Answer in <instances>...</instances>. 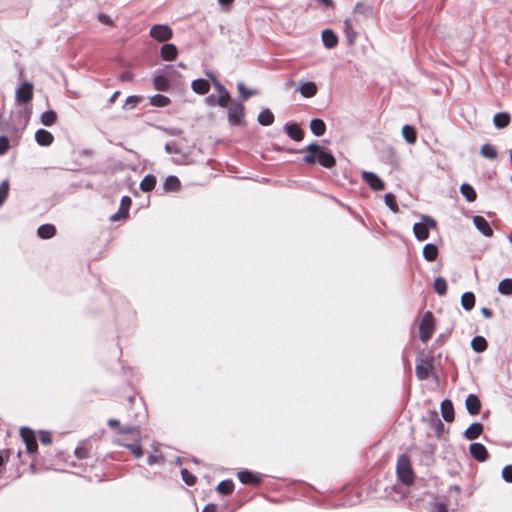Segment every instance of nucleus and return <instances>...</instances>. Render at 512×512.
<instances>
[{"mask_svg":"<svg viewBox=\"0 0 512 512\" xmlns=\"http://www.w3.org/2000/svg\"><path fill=\"white\" fill-rule=\"evenodd\" d=\"M402 136L408 144H414L417 140V132L413 126L404 125L402 127Z\"/></svg>","mask_w":512,"mask_h":512,"instance_id":"obj_25","label":"nucleus"},{"mask_svg":"<svg viewBox=\"0 0 512 512\" xmlns=\"http://www.w3.org/2000/svg\"><path fill=\"white\" fill-rule=\"evenodd\" d=\"M434 289L438 295H440V296L445 295L447 292L446 280L442 277H437L434 280Z\"/></svg>","mask_w":512,"mask_h":512,"instance_id":"obj_42","label":"nucleus"},{"mask_svg":"<svg viewBox=\"0 0 512 512\" xmlns=\"http://www.w3.org/2000/svg\"><path fill=\"white\" fill-rule=\"evenodd\" d=\"M362 179L374 191H381L385 187L384 182L373 172L364 171L362 173Z\"/></svg>","mask_w":512,"mask_h":512,"instance_id":"obj_9","label":"nucleus"},{"mask_svg":"<svg viewBox=\"0 0 512 512\" xmlns=\"http://www.w3.org/2000/svg\"><path fill=\"white\" fill-rule=\"evenodd\" d=\"M140 101V97L138 96H129L127 97L126 101H125V104H124V108L125 109H132L134 108Z\"/></svg>","mask_w":512,"mask_h":512,"instance_id":"obj_52","label":"nucleus"},{"mask_svg":"<svg viewBox=\"0 0 512 512\" xmlns=\"http://www.w3.org/2000/svg\"><path fill=\"white\" fill-rule=\"evenodd\" d=\"M156 182V177L154 175L148 174L142 179L140 183V189L144 192H149L154 189Z\"/></svg>","mask_w":512,"mask_h":512,"instance_id":"obj_30","label":"nucleus"},{"mask_svg":"<svg viewBox=\"0 0 512 512\" xmlns=\"http://www.w3.org/2000/svg\"><path fill=\"white\" fill-rule=\"evenodd\" d=\"M161 57L165 61H173L178 54L177 47L174 44L168 43L161 47Z\"/></svg>","mask_w":512,"mask_h":512,"instance_id":"obj_16","label":"nucleus"},{"mask_svg":"<svg viewBox=\"0 0 512 512\" xmlns=\"http://www.w3.org/2000/svg\"><path fill=\"white\" fill-rule=\"evenodd\" d=\"M434 332V316L432 312L426 311L419 323V337L420 340L425 343L427 342Z\"/></svg>","mask_w":512,"mask_h":512,"instance_id":"obj_3","label":"nucleus"},{"mask_svg":"<svg viewBox=\"0 0 512 512\" xmlns=\"http://www.w3.org/2000/svg\"><path fill=\"white\" fill-rule=\"evenodd\" d=\"M234 490V483L231 480L221 481L217 486V491L221 494L228 495Z\"/></svg>","mask_w":512,"mask_h":512,"instance_id":"obj_40","label":"nucleus"},{"mask_svg":"<svg viewBox=\"0 0 512 512\" xmlns=\"http://www.w3.org/2000/svg\"><path fill=\"white\" fill-rule=\"evenodd\" d=\"M151 105L155 107H165L170 103V99L162 94H156L150 98Z\"/></svg>","mask_w":512,"mask_h":512,"instance_id":"obj_39","label":"nucleus"},{"mask_svg":"<svg viewBox=\"0 0 512 512\" xmlns=\"http://www.w3.org/2000/svg\"><path fill=\"white\" fill-rule=\"evenodd\" d=\"M180 189V181L176 176L170 175L163 182V190L166 192H174Z\"/></svg>","mask_w":512,"mask_h":512,"instance_id":"obj_24","label":"nucleus"},{"mask_svg":"<svg viewBox=\"0 0 512 512\" xmlns=\"http://www.w3.org/2000/svg\"><path fill=\"white\" fill-rule=\"evenodd\" d=\"M432 370V364L429 360L421 359L415 368L416 376L420 380H425L429 377Z\"/></svg>","mask_w":512,"mask_h":512,"instance_id":"obj_11","label":"nucleus"},{"mask_svg":"<svg viewBox=\"0 0 512 512\" xmlns=\"http://www.w3.org/2000/svg\"><path fill=\"white\" fill-rule=\"evenodd\" d=\"M510 123V115L507 112L496 113L493 117V124L497 129H503Z\"/></svg>","mask_w":512,"mask_h":512,"instance_id":"obj_23","label":"nucleus"},{"mask_svg":"<svg viewBox=\"0 0 512 512\" xmlns=\"http://www.w3.org/2000/svg\"><path fill=\"white\" fill-rule=\"evenodd\" d=\"M502 478L508 482H512V465H506L502 470Z\"/></svg>","mask_w":512,"mask_h":512,"instance_id":"obj_53","label":"nucleus"},{"mask_svg":"<svg viewBox=\"0 0 512 512\" xmlns=\"http://www.w3.org/2000/svg\"><path fill=\"white\" fill-rule=\"evenodd\" d=\"M35 140L40 146H50L53 143L54 137L49 131L38 129L35 133Z\"/></svg>","mask_w":512,"mask_h":512,"instance_id":"obj_14","label":"nucleus"},{"mask_svg":"<svg viewBox=\"0 0 512 512\" xmlns=\"http://www.w3.org/2000/svg\"><path fill=\"white\" fill-rule=\"evenodd\" d=\"M385 204L390 208V210L394 213L398 212V205L396 202V198L392 193H386L384 196Z\"/></svg>","mask_w":512,"mask_h":512,"instance_id":"obj_43","label":"nucleus"},{"mask_svg":"<svg viewBox=\"0 0 512 512\" xmlns=\"http://www.w3.org/2000/svg\"><path fill=\"white\" fill-rule=\"evenodd\" d=\"M430 512H447V508L443 503H433L431 504Z\"/></svg>","mask_w":512,"mask_h":512,"instance_id":"obj_56","label":"nucleus"},{"mask_svg":"<svg viewBox=\"0 0 512 512\" xmlns=\"http://www.w3.org/2000/svg\"><path fill=\"white\" fill-rule=\"evenodd\" d=\"M164 131L170 136H177L182 133V130L179 128H166Z\"/></svg>","mask_w":512,"mask_h":512,"instance_id":"obj_60","label":"nucleus"},{"mask_svg":"<svg viewBox=\"0 0 512 512\" xmlns=\"http://www.w3.org/2000/svg\"><path fill=\"white\" fill-rule=\"evenodd\" d=\"M10 142L6 136H0V155H3L9 149Z\"/></svg>","mask_w":512,"mask_h":512,"instance_id":"obj_55","label":"nucleus"},{"mask_svg":"<svg viewBox=\"0 0 512 512\" xmlns=\"http://www.w3.org/2000/svg\"><path fill=\"white\" fill-rule=\"evenodd\" d=\"M299 152L307 153L303 158V161L308 165L319 163L321 166L325 168H332L336 164V160L332 155L331 151L328 148L320 146L316 143H311L307 145Z\"/></svg>","mask_w":512,"mask_h":512,"instance_id":"obj_1","label":"nucleus"},{"mask_svg":"<svg viewBox=\"0 0 512 512\" xmlns=\"http://www.w3.org/2000/svg\"><path fill=\"white\" fill-rule=\"evenodd\" d=\"M125 217L126 216H123V212H120V209H119L117 213L111 215L110 220L115 222V221H118L121 218H125Z\"/></svg>","mask_w":512,"mask_h":512,"instance_id":"obj_61","label":"nucleus"},{"mask_svg":"<svg viewBox=\"0 0 512 512\" xmlns=\"http://www.w3.org/2000/svg\"><path fill=\"white\" fill-rule=\"evenodd\" d=\"M33 97V85L29 82L23 83L15 93L16 101L19 104H25L29 102Z\"/></svg>","mask_w":512,"mask_h":512,"instance_id":"obj_8","label":"nucleus"},{"mask_svg":"<svg viewBox=\"0 0 512 512\" xmlns=\"http://www.w3.org/2000/svg\"><path fill=\"white\" fill-rule=\"evenodd\" d=\"M498 291L503 295H512V279L506 278L500 281Z\"/></svg>","mask_w":512,"mask_h":512,"instance_id":"obj_41","label":"nucleus"},{"mask_svg":"<svg viewBox=\"0 0 512 512\" xmlns=\"http://www.w3.org/2000/svg\"><path fill=\"white\" fill-rule=\"evenodd\" d=\"M119 433L121 434H133L136 438L140 437V430L137 426H125L119 429Z\"/></svg>","mask_w":512,"mask_h":512,"instance_id":"obj_50","label":"nucleus"},{"mask_svg":"<svg viewBox=\"0 0 512 512\" xmlns=\"http://www.w3.org/2000/svg\"><path fill=\"white\" fill-rule=\"evenodd\" d=\"M237 89L240 93V95L242 96V98L244 100L248 99L249 97L253 96V95H256L257 94V91L256 90H248L245 88V85L242 83V82H239L237 84Z\"/></svg>","mask_w":512,"mask_h":512,"instance_id":"obj_46","label":"nucleus"},{"mask_svg":"<svg viewBox=\"0 0 512 512\" xmlns=\"http://www.w3.org/2000/svg\"><path fill=\"white\" fill-rule=\"evenodd\" d=\"M214 86L219 94H223L224 92H227V90L224 88V86L221 83H219L218 81H216L214 83Z\"/></svg>","mask_w":512,"mask_h":512,"instance_id":"obj_63","label":"nucleus"},{"mask_svg":"<svg viewBox=\"0 0 512 512\" xmlns=\"http://www.w3.org/2000/svg\"><path fill=\"white\" fill-rule=\"evenodd\" d=\"M230 94L229 92H224L223 94H219V98L217 100V104L222 107V108H225L229 105L230 103Z\"/></svg>","mask_w":512,"mask_h":512,"instance_id":"obj_51","label":"nucleus"},{"mask_svg":"<svg viewBox=\"0 0 512 512\" xmlns=\"http://www.w3.org/2000/svg\"><path fill=\"white\" fill-rule=\"evenodd\" d=\"M21 437L26 445V450L30 454H34L37 451V441L34 432L26 427L20 430Z\"/></svg>","mask_w":512,"mask_h":512,"instance_id":"obj_7","label":"nucleus"},{"mask_svg":"<svg viewBox=\"0 0 512 512\" xmlns=\"http://www.w3.org/2000/svg\"><path fill=\"white\" fill-rule=\"evenodd\" d=\"M466 409L469 414L477 415L481 409V402L475 394H469L465 401Z\"/></svg>","mask_w":512,"mask_h":512,"instance_id":"obj_13","label":"nucleus"},{"mask_svg":"<svg viewBox=\"0 0 512 512\" xmlns=\"http://www.w3.org/2000/svg\"><path fill=\"white\" fill-rule=\"evenodd\" d=\"M192 90L200 95L207 94L210 90V84L205 79H196L191 84Z\"/></svg>","mask_w":512,"mask_h":512,"instance_id":"obj_22","label":"nucleus"},{"mask_svg":"<svg viewBox=\"0 0 512 512\" xmlns=\"http://www.w3.org/2000/svg\"><path fill=\"white\" fill-rule=\"evenodd\" d=\"M165 150L168 154H179L181 152L178 145L174 142H168L165 145Z\"/></svg>","mask_w":512,"mask_h":512,"instance_id":"obj_54","label":"nucleus"},{"mask_svg":"<svg viewBox=\"0 0 512 512\" xmlns=\"http://www.w3.org/2000/svg\"><path fill=\"white\" fill-rule=\"evenodd\" d=\"M182 480L188 485L192 486L196 483V477L190 473L187 469L181 470Z\"/></svg>","mask_w":512,"mask_h":512,"instance_id":"obj_48","label":"nucleus"},{"mask_svg":"<svg viewBox=\"0 0 512 512\" xmlns=\"http://www.w3.org/2000/svg\"><path fill=\"white\" fill-rule=\"evenodd\" d=\"M258 122L263 126H269L274 122V115L269 109L262 110L258 115Z\"/></svg>","mask_w":512,"mask_h":512,"instance_id":"obj_34","label":"nucleus"},{"mask_svg":"<svg viewBox=\"0 0 512 512\" xmlns=\"http://www.w3.org/2000/svg\"><path fill=\"white\" fill-rule=\"evenodd\" d=\"M40 442L44 445H48L52 442L51 435L48 432H42L40 435Z\"/></svg>","mask_w":512,"mask_h":512,"instance_id":"obj_57","label":"nucleus"},{"mask_svg":"<svg viewBox=\"0 0 512 512\" xmlns=\"http://www.w3.org/2000/svg\"><path fill=\"white\" fill-rule=\"evenodd\" d=\"M284 130L287 133V135L295 141L299 142L304 137L303 130L297 124L286 123L284 126Z\"/></svg>","mask_w":512,"mask_h":512,"instance_id":"obj_15","label":"nucleus"},{"mask_svg":"<svg viewBox=\"0 0 512 512\" xmlns=\"http://www.w3.org/2000/svg\"><path fill=\"white\" fill-rule=\"evenodd\" d=\"M441 414L446 422H451L454 419V408L450 400H443L441 403Z\"/></svg>","mask_w":512,"mask_h":512,"instance_id":"obj_18","label":"nucleus"},{"mask_svg":"<svg viewBox=\"0 0 512 512\" xmlns=\"http://www.w3.org/2000/svg\"><path fill=\"white\" fill-rule=\"evenodd\" d=\"M481 313L487 319H489V318H491L493 316L492 311L490 309L486 308V307H483L481 309Z\"/></svg>","mask_w":512,"mask_h":512,"instance_id":"obj_62","label":"nucleus"},{"mask_svg":"<svg viewBox=\"0 0 512 512\" xmlns=\"http://www.w3.org/2000/svg\"><path fill=\"white\" fill-rule=\"evenodd\" d=\"M354 22L355 21L353 19L348 18L345 19L343 23L344 32L349 44H353L357 36V32L354 30Z\"/></svg>","mask_w":512,"mask_h":512,"instance_id":"obj_19","label":"nucleus"},{"mask_svg":"<svg viewBox=\"0 0 512 512\" xmlns=\"http://www.w3.org/2000/svg\"><path fill=\"white\" fill-rule=\"evenodd\" d=\"M37 233L40 238L49 239L55 235L56 229L51 224H44L38 228Z\"/></svg>","mask_w":512,"mask_h":512,"instance_id":"obj_31","label":"nucleus"},{"mask_svg":"<svg viewBox=\"0 0 512 512\" xmlns=\"http://www.w3.org/2000/svg\"><path fill=\"white\" fill-rule=\"evenodd\" d=\"M119 444L128 448L133 453V455L137 458H139L143 455L141 441L139 438H136L135 443H133V444H124V443H119Z\"/></svg>","mask_w":512,"mask_h":512,"instance_id":"obj_37","label":"nucleus"},{"mask_svg":"<svg viewBox=\"0 0 512 512\" xmlns=\"http://www.w3.org/2000/svg\"><path fill=\"white\" fill-rule=\"evenodd\" d=\"M437 256H438V248L434 244L428 243L424 246L423 257L427 261L432 262V261L436 260Z\"/></svg>","mask_w":512,"mask_h":512,"instance_id":"obj_29","label":"nucleus"},{"mask_svg":"<svg viewBox=\"0 0 512 512\" xmlns=\"http://www.w3.org/2000/svg\"><path fill=\"white\" fill-rule=\"evenodd\" d=\"M238 479L243 484H258L260 481L256 475L247 470L239 471Z\"/></svg>","mask_w":512,"mask_h":512,"instance_id":"obj_26","label":"nucleus"},{"mask_svg":"<svg viewBox=\"0 0 512 512\" xmlns=\"http://www.w3.org/2000/svg\"><path fill=\"white\" fill-rule=\"evenodd\" d=\"M75 455L77 456V458L79 459H84L87 457V451L85 448H82V447H77L75 449Z\"/></svg>","mask_w":512,"mask_h":512,"instance_id":"obj_59","label":"nucleus"},{"mask_svg":"<svg viewBox=\"0 0 512 512\" xmlns=\"http://www.w3.org/2000/svg\"><path fill=\"white\" fill-rule=\"evenodd\" d=\"M154 86L159 91H167L169 89V80L166 75L159 74L154 77Z\"/></svg>","mask_w":512,"mask_h":512,"instance_id":"obj_32","label":"nucleus"},{"mask_svg":"<svg viewBox=\"0 0 512 512\" xmlns=\"http://www.w3.org/2000/svg\"><path fill=\"white\" fill-rule=\"evenodd\" d=\"M480 155L484 158H487V159H490V160H494L497 158V150L495 149V147L491 144H484L482 145L481 149H480Z\"/></svg>","mask_w":512,"mask_h":512,"instance_id":"obj_33","label":"nucleus"},{"mask_svg":"<svg viewBox=\"0 0 512 512\" xmlns=\"http://www.w3.org/2000/svg\"><path fill=\"white\" fill-rule=\"evenodd\" d=\"M131 199L128 196H123L120 203V212H123V216L128 215L129 208L131 206Z\"/></svg>","mask_w":512,"mask_h":512,"instance_id":"obj_49","label":"nucleus"},{"mask_svg":"<svg viewBox=\"0 0 512 512\" xmlns=\"http://www.w3.org/2000/svg\"><path fill=\"white\" fill-rule=\"evenodd\" d=\"M396 471L398 478L405 485H410L414 481V474L411 468L410 459L406 455L399 456L397 460Z\"/></svg>","mask_w":512,"mask_h":512,"instance_id":"obj_2","label":"nucleus"},{"mask_svg":"<svg viewBox=\"0 0 512 512\" xmlns=\"http://www.w3.org/2000/svg\"><path fill=\"white\" fill-rule=\"evenodd\" d=\"M460 192L468 202H474L477 198L475 189L468 183H463Z\"/></svg>","mask_w":512,"mask_h":512,"instance_id":"obj_27","label":"nucleus"},{"mask_svg":"<svg viewBox=\"0 0 512 512\" xmlns=\"http://www.w3.org/2000/svg\"><path fill=\"white\" fill-rule=\"evenodd\" d=\"M471 346L476 352H483L487 348V341L482 336H476L471 341Z\"/></svg>","mask_w":512,"mask_h":512,"instance_id":"obj_38","label":"nucleus"},{"mask_svg":"<svg viewBox=\"0 0 512 512\" xmlns=\"http://www.w3.org/2000/svg\"><path fill=\"white\" fill-rule=\"evenodd\" d=\"M202 512H217V508H216V505L214 504H208L204 507V509L202 510Z\"/></svg>","mask_w":512,"mask_h":512,"instance_id":"obj_64","label":"nucleus"},{"mask_svg":"<svg viewBox=\"0 0 512 512\" xmlns=\"http://www.w3.org/2000/svg\"><path fill=\"white\" fill-rule=\"evenodd\" d=\"M310 129L315 136H322L326 131V125L323 120L315 118L310 122Z\"/></svg>","mask_w":512,"mask_h":512,"instance_id":"obj_28","label":"nucleus"},{"mask_svg":"<svg viewBox=\"0 0 512 512\" xmlns=\"http://www.w3.org/2000/svg\"><path fill=\"white\" fill-rule=\"evenodd\" d=\"M149 35L159 42H165L172 38L173 31L168 25L155 24L151 27Z\"/></svg>","mask_w":512,"mask_h":512,"instance_id":"obj_6","label":"nucleus"},{"mask_svg":"<svg viewBox=\"0 0 512 512\" xmlns=\"http://www.w3.org/2000/svg\"><path fill=\"white\" fill-rule=\"evenodd\" d=\"M299 92L305 98H311L317 93V86L314 82H300Z\"/></svg>","mask_w":512,"mask_h":512,"instance_id":"obj_17","label":"nucleus"},{"mask_svg":"<svg viewBox=\"0 0 512 512\" xmlns=\"http://www.w3.org/2000/svg\"><path fill=\"white\" fill-rule=\"evenodd\" d=\"M461 305L462 307L470 311L475 305V296L472 292H465L461 297Z\"/></svg>","mask_w":512,"mask_h":512,"instance_id":"obj_35","label":"nucleus"},{"mask_svg":"<svg viewBox=\"0 0 512 512\" xmlns=\"http://www.w3.org/2000/svg\"><path fill=\"white\" fill-rule=\"evenodd\" d=\"M354 13L369 16L372 13V7L364 3H357L354 8Z\"/></svg>","mask_w":512,"mask_h":512,"instance_id":"obj_45","label":"nucleus"},{"mask_svg":"<svg viewBox=\"0 0 512 512\" xmlns=\"http://www.w3.org/2000/svg\"><path fill=\"white\" fill-rule=\"evenodd\" d=\"M8 192H9V181L8 180H3L0 184V205H2L7 196H8Z\"/></svg>","mask_w":512,"mask_h":512,"instance_id":"obj_47","label":"nucleus"},{"mask_svg":"<svg viewBox=\"0 0 512 512\" xmlns=\"http://www.w3.org/2000/svg\"><path fill=\"white\" fill-rule=\"evenodd\" d=\"M147 462L149 465L163 464L164 457L158 450H155L154 453L148 456Z\"/></svg>","mask_w":512,"mask_h":512,"instance_id":"obj_44","label":"nucleus"},{"mask_svg":"<svg viewBox=\"0 0 512 512\" xmlns=\"http://www.w3.org/2000/svg\"><path fill=\"white\" fill-rule=\"evenodd\" d=\"M322 42L326 48L332 49L337 45L338 38L332 30L326 29L322 32Z\"/></svg>","mask_w":512,"mask_h":512,"instance_id":"obj_20","label":"nucleus"},{"mask_svg":"<svg viewBox=\"0 0 512 512\" xmlns=\"http://www.w3.org/2000/svg\"><path fill=\"white\" fill-rule=\"evenodd\" d=\"M483 431V425L479 422L472 423L464 432L468 440H474L480 436Z\"/></svg>","mask_w":512,"mask_h":512,"instance_id":"obj_21","label":"nucleus"},{"mask_svg":"<svg viewBox=\"0 0 512 512\" xmlns=\"http://www.w3.org/2000/svg\"><path fill=\"white\" fill-rule=\"evenodd\" d=\"M57 120V115L53 110H48L42 113L40 121L44 126H52Z\"/></svg>","mask_w":512,"mask_h":512,"instance_id":"obj_36","label":"nucleus"},{"mask_svg":"<svg viewBox=\"0 0 512 512\" xmlns=\"http://www.w3.org/2000/svg\"><path fill=\"white\" fill-rule=\"evenodd\" d=\"M98 20L102 23V24H105V25H111L112 24V20L110 18V16H108L107 14H99L98 15Z\"/></svg>","mask_w":512,"mask_h":512,"instance_id":"obj_58","label":"nucleus"},{"mask_svg":"<svg viewBox=\"0 0 512 512\" xmlns=\"http://www.w3.org/2000/svg\"><path fill=\"white\" fill-rule=\"evenodd\" d=\"M436 227V221L429 216H422V221L415 223L413 233L419 241H424L429 237V229Z\"/></svg>","mask_w":512,"mask_h":512,"instance_id":"obj_4","label":"nucleus"},{"mask_svg":"<svg viewBox=\"0 0 512 512\" xmlns=\"http://www.w3.org/2000/svg\"><path fill=\"white\" fill-rule=\"evenodd\" d=\"M228 121L231 125H241L244 122V105L241 102H231Z\"/></svg>","mask_w":512,"mask_h":512,"instance_id":"obj_5","label":"nucleus"},{"mask_svg":"<svg viewBox=\"0 0 512 512\" xmlns=\"http://www.w3.org/2000/svg\"><path fill=\"white\" fill-rule=\"evenodd\" d=\"M471 456L477 461L483 462L488 458V451L481 443H472L469 446Z\"/></svg>","mask_w":512,"mask_h":512,"instance_id":"obj_10","label":"nucleus"},{"mask_svg":"<svg viewBox=\"0 0 512 512\" xmlns=\"http://www.w3.org/2000/svg\"><path fill=\"white\" fill-rule=\"evenodd\" d=\"M473 224L484 236L491 237L493 235V230L484 217L479 215L474 216Z\"/></svg>","mask_w":512,"mask_h":512,"instance_id":"obj_12","label":"nucleus"}]
</instances>
